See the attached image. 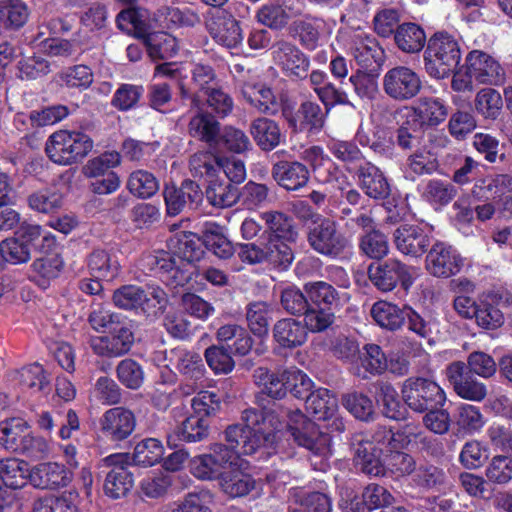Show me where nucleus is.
<instances>
[{"label": "nucleus", "instance_id": "obj_6", "mask_svg": "<svg viewBox=\"0 0 512 512\" xmlns=\"http://www.w3.org/2000/svg\"><path fill=\"white\" fill-rule=\"evenodd\" d=\"M307 241L315 252L332 259L342 257L351 248L338 224L324 217H318L309 227Z\"/></svg>", "mask_w": 512, "mask_h": 512}, {"label": "nucleus", "instance_id": "obj_49", "mask_svg": "<svg viewBox=\"0 0 512 512\" xmlns=\"http://www.w3.org/2000/svg\"><path fill=\"white\" fill-rule=\"evenodd\" d=\"M376 387V399L383 407V414L390 419H401L403 410L396 389L387 382H379Z\"/></svg>", "mask_w": 512, "mask_h": 512}, {"label": "nucleus", "instance_id": "obj_22", "mask_svg": "<svg viewBox=\"0 0 512 512\" xmlns=\"http://www.w3.org/2000/svg\"><path fill=\"white\" fill-rule=\"evenodd\" d=\"M350 50L357 64L363 69L379 64L382 60L383 51L376 39L362 30L353 34Z\"/></svg>", "mask_w": 512, "mask_h": 512}, {"label": "nucleus", "instance_id": "obj_39", "mask_svg": "<svg viewBox=\"0 0 512 512\" xmlns=\"http://www.w3.org/2000/svg\"><path fill=\"white\" fill-rule=\"evenodd\" d=\"M424 439L425 437L422 429L413 423L406 424L401 430L395 433L385 428L376 433V440L379 443L384 440L387 441V446L392 449L405 448L412 443H417Z\"/></svg>", "mask_w": 512, "mask_h": 512}, {"label": "nucleus", "instance_id": "obj_62", "mask_svg": "<svg viewBox=\"0 0 512 512\" xmlns=\"http://www.w3.org/2000/svg\"><path fill=\"white\" fill-rule=\"evenodd\" d=\"M177 50V40L170 34L159 32L148 37V51L152 58H170Z\"/></svg>", "mask_w": 512, "mask_h": 512}, {"label": "nucleus", "instance_id": "obj_12", "mask_svg": "<svg viewBox=\"0 0 512 512\" xmlns=\"http://www.w3.org/2000/svg\"><path fill=\"white\" fill-rule=\"evenodd\" d=\"M129 460L126 453L111 454L102 459V466L110 468L104 483V491L109 497L118 499L131 490L134 481L127 469Z\"/></svg>", "mask_w": 512, "mask_h": 512}, {"label": "nucleus", "instance_id": "obj_60", "mask_svg": "<svg viewBox=\"0 0 512 512\" xmlns=\"http://www.w3.org/2000/svg\"><path fill=\"white\" fill-rule=\"evenodd\" d=\"M28 18L27 8L18 0L0 3V25L4 27H21Z\"/></svg>", "mask_w": 512, "mask_h": 512}, {"label": "nucleus", "instance_id": "obj_10", "mask_svg": "<svg viewBox=\"0 0 512 512\" xmlns=\"http://www.w3.org/2000/svg\"><path fill=\"white\" fill-rule=\"evenodd\" d=\"M385 94L395 101H408L422 89L420 76L410 67L396 66L389 69L382 79Z\"/></svg>", "mask_w": 512, "mask_h": 512}, {"label": "nucleus", "instance_id": "obj_48", "mask_svg": "<svg viewBox=\"0 0 512 512\" xmlns=\"http://www.w3.org/2000/svg\"><path fill=\"white\" fill-rule=\"evenodd\" d=\"M304 290L309 300L319 307L323 305L324 308L332 309L340 303V296L337 291L332 285L324 281L307 283Z\"/></svg>", "mask_w": 512, "mask_h": 512}, {"label": "nucleus", "instance_id": "obj_24", "mask_svg": "<svg viewBox=\"0 0 512 512\" xmlns=\"http://www.w3.org/2000/svg\"><path fill=\"white\" fill-rule=\"evenodd\" d=\"M501 299V296L494 292L484 293L478 297L474 319L479 327L495 330L504 324V314L499 307Z\"/></svg>", "mask_w": 512, "mask_h": 512}, {"label": "nucleus", "instance_id": "obj_11", "mask_svg": "<svg viewBox=\"0 0 512 512\" xmlns=\"http://www.w3.org/2000/svg\"><path fill=\"white\" fill-rule=\"evenodd\" d=\"M272 58L282 73L291 80H301L307 77L310 59L295 44L281 40L272 48Z\"/></svg>", "mask_w": 512, "mask_h": 512}, {"label": "nucleus", "instance_id": "obj_1", "mask_svg": "<svg viewBox=\"0 0 512 512\" xmlns=\"http://www.w3.org/2000/svg\"><path fill=\"white\" fill-rule=\"evenodd\" d=\"M283 417L285 422L273 410L245 409L241 415L244 425L233 424L224 431L227 445L214 443L209 453L194 456L190 460V472L200 480L219 481L227 465L235 464L238 456L275 447L287 434L311 453L316 470L325 471L332 455L330 435L320 431L299 409L285 411Z\"/></svg>", "mask_w": 512, "mask_h": 512}, {"label": "nucleus", "instance_id": "obj_18", "mask_svg": "<svg viewBox=\"0 0 512 512\" xmlns=\"http://www.w3.org/2000/svg\"><path fill=\"white\" fill-rule=\"evenodd\" d=\"M393 242L401 254L419 258L427 251L431 241L422 227L402 224L394 230Z\"/></svg>", "mask_w": 512, "mask_h": 512}, {"label": "nucleus", "instance_id": "obj_44", "mask_svg": "<svg viewBox=\"0 0 512 512\" xmlns=\"http://www.w3.org/2000/svg\"><path fill=\"white\" fill-rule=\"evenodd\" d=\"M189 134L209 145L218 143L219 123L213 116L198 113L189 122Z\"/></svg>", "mask_w": 512, "mask_h": 512}, {"label": "nucleus", "instance_id": "obj_20", "mask_svg": "<svg viewBox=\"0 0 512 512\" xmlns=\"http://www.w3.org/2000/svg\"><path fill=\"white\" fill-rule=\"evenodd\" d=\"M32 249V230L22 227L13 237L0 242V270L6 263L21 264L30 259Z\"/></svg>", "mask_w": 512, "mask_h": 512}, {"label": "nucleus", "instance_id": "obj_55", "mask_svg": "<svg viewBox=\"0 0 512 512\" xmlns=\"http://www.w3.org/2000/svg\"><path fill=\"white\" fill-rule=\"evenodd\" d=\"M321 22L318 20H297L290 27V34L298 37L300 43L309 50L318 46Z\"/></svg>", "mask_w": 512, "mask_h": 512}, {"label": "nucleus", "instance_id": "obj_40", "mask_svg": "<svg viewBox=\"0 0 512 512\" xmlns=\"http://www.w3.org/2000/svg\"><path fill=\"white\" fill-rule=\"evenodd\" d=\"M6 489H19L29 481L32 470L28 462L12 458L0 461Z\"/></svg>", "mask_w": 512, "mask_h": 512}, {"label": "nucleus", "instance_id": "obj_16", "mask_svg": "<svg viewBox=\"0 0 512 512\" xmlns=\"http://www.w3.org/2000/svg\"><path fill=\"white\" fill-rule=\"evenodd\" d=\"M202 199L200 187L191 180H185L180 187L172 185L164 189V200L170 216H176L185 209H196Z\"/></svg>", "mask_w": 512, "mask_h": 512}, {"label": "nucleus", "instance_id": "obj_47", "mask_svg": "<svg viewBox=\"0 0 512 512\" xmlns=\"http://www.w3.org/2000/svg\"><path fill=\"white\" fill-rule=\"evenodd\" d=\"M164 451V446L160 440L145 438L135 445L132 459L137 465L149 467L162 460Z\"/></svg>", "mask_w": 512, "mask_h": 512}, {"label": "nucleus", "instance_id": "obj_37", "mask_svg": "<svg viewBox=\"0 0 512 512\" xmlns=\"http://www.w3.org/2000/svg\"><path fill=\"white\" fill-rule=\"evenodd\" d=\"M486 419L480 408L471 404H460L457 407L455 425L462 436L475 435L483 429Z\"/></svg>", "mask_w": 512, "mask_h": 512}, {"label": "nucleus", "instance_id": "obj_19", "mask_svg": "<svg viewBox=\"0 0 512 512\" xmlns=\"http://www.w3.org/2000/svg\"><path fill=\"white\" fill-rule=\"evenodd\" d=\"M135 426L134 413L121 406L108 409L100 419L102 433L112 441L127 439L135 430Z\"/></svg>", "mask_w": 512, "mask_h": 512}, {"label": "nucleus", "instance_id": "obj_30", "mask_svg": "<svg viewBox=\"0 0 512 512\" xmlns=\"http://www.w3.org/2000/svg\"><path fill=\"white\" fill-rule=\"evenodd\" d=\"M260 218L267 228L262 236H276L288 242H296L298 239L299 233L295 228L293 219L285 213L269 210L262 212Z\"/></svg>", "mask_w": 512, "mask_h": 512}, {"label": "nucleus", "instance_id": "obj_45", "mask_svg": "<svg viewBox=\"0 0 512 512\" xmlns=\"http://www.w3.org/2000/svg\"><path fill=\"white\" fill-rule=\"evenodd\" d=\"M206 198L214 207L224 208L236 203L239 193L234 185L212 178L206 189Z\"/></svg>", "mask_w": 512, "mask_h": 512}, {"label": "nucleus", "instance_id": "obj_42", "mask_svg": "<svg viewBox=\"0 0 512 512\" xmlns=\"http://www.w3.org/2000/svg\"><path fill=\"white\" fill-rule=\"evenodd\" d=\"M208 434V425L204 418L192 415L187 417L177 430V438L174 435L167 436V444L170 447L176 446V440L186 442H197L204 439Z\"/></svg>", "mask_w": 512, "mask_h": 512}, {"label": "nucleus", "instance_id": "obj_41", "mask_svg": "<svg viewBox=\"0 0 512 512\" xmlns=\"http://www.w3.org/2000/svg\"><path fill=\"white\" fill-rule=\"evenodd\" d=\"M512 187V177L506 174L487 176L478 179L472 189V193L479 199L500 197Z\"/></svg>", "mask_w": 512, "mask_h": 512}, {"label": "nucleus", "instance_id": "obj_26", "mask_svg": "<svg viewBox=\"0 0 512 512\" xmlns=\"http://www.w3.org/2000/svg\"><path fill=\"white\" fill-rule=\"evenodd\" d=\"M272 176L274 180L286 190H298L309 181L307 167L297 161H280L273 166Z\"/></svg>", "mask_w": 512, "mask_h": 512}, {"label": "nucleus", "instance_id": "obj_54", "mask_svg": "<svg viewBox=\"0 0 512 512\" xmlns=\"http://www.w3.org/2000/svg\"><path fill=\"white\" fill-rule=\"evenodd\" d=\"M203 240L206 248L221 259H228L234 253L232 243L221 232L220 227L215 224L206 228Z\"/></svg>", "mask_w": 512, "mask_h": 512}, {"label": "nucleus", "instance_id": "obj_14", "mask_svg": "<svg viewBox=\"0 0 512 512\" xmlns=\"http://www.w3.org/2000/svg\"><path fill=\"white\" fill-rule=\"evenodd\" d=\"M207 29L219 44L235 48L242 43L243 35L239 22L226 10H216L206 20Z\"/></svg>", "mask_w": 512, "mask_h": 512}, {"label": "nucleus", "instance_id": "obj_28", "mask_svg": "<svg viewBox=\"0 0 512 512\" xmlns=\"http://www.w3.org/2000/svg\"><path fill=\"white\" fill-rule=\"evenodd\" d=\"M305 326L293 318L278 320L273 327V337L279 346L293 349L302 346L307 340Z\"/></svg>", "mask_w": 512, "mask_h": 512}, {"label": "nucleus", "instance_id": "obj_61", "mask_svg": "<svg viewBox=\"0 0 512 512\" xmlns=\"http://www.w3.org/2000/svg\"><path fill=\"white\" fill-rule=\"evenodd\" d=\"M59 81L70 88L87 89L93 83V72L86 65H74L58 75Z\"/></svg>", "mask_w": 512, "mask_h": 512}, {"label": "nucleus", "instance_id": "obj_64", "mask_svg": "<svg viewBox=\"0 0 512 512\" xmlns=\"http://www.w3.org/2000/svg\"><path fill=\"white\" fill-rule=\"evenodd\" d=\"M485 475L495 484H506L512 479V458L507 455H496L488 463Z\"/></svg>", "mask_w": 512, "mask_h": 512}, {"label": "nucleus", "instance_id": "obj_2", "mask_svg": "<svg viewBox=\"0 0 512 512\" xmlns=\"http://www.w3.org/2000/svg\"><path fill=\"white\" fill-rule=\"evenodd\" d=\"M254 380L264 394L274 399H282L288 392L303 398L313 387L312 380L295 366L274 370L259 367L254 371Z\"/></svg>", "mask_w": 512, "mask_h": 512}, {"label": "nucleus", "instance_id": "obj_4", "mask_svg": "<svg viewBox=\"0 0 512 512\" xmlns=\"http://www.w3.org/2000/svg\"><path fill=\"white\" fill-rule=\"evenodd\" d=\"M93 148V141L82 132L59 130L49 136L45 151L50 160L70 165L83 159Z\"/></svg>", "mask_w": 512, "mask_h": 512}, {"label": "nucleus", "instance_id": "obj_32", "mask_svg": "<svg viewBox=\"0 0 512 512\" xmlns=\"http://www.w3.org/2000/svg\"><path fill=\"white\" fill-rule=\"evenodd\" d=\"M87 266L91 276L106 281L114 280L121 269L117 256L102 249H96L89 255Z\"/></svg>", "mask_w": 512, "mask_h": 512}, {"label": "nucleus", "instance_id": "obj_46", "mask_svg": "<svg viewBox=\"0 0 512 512\" xmlns=\"http://www.w3.org/2000/svg\"><path fill=\"white\" fill-rule=\"evenodd\" d=\"M272 309L263 301L250 303L246 308V320L251 332L259 337L265 336L269 330Z\"/></svg>", "mask_w": 512, "mask_h": 512}, {"label": "nucleus", "instance_id": "obj_36", "mask_svg": "<svg viewBox=\"0 0 512 512\" xmlns=\"http://www.w3.org/2000/svg\"><path fill=\"white\" fill-rule=\"evenodd\" d=\"M241 94L259 112L269 113L277 110L276 97L271 88L265 84L244 82L241 85Z\"/></svg>", "mask_w": 512, "mask_h": 512}, {"label": "nucleus", "instance_id": "obj_13", "mask_svg": "<svg viewBox=\"0 0 512 512\" xmlns=\"http://www.w3.org/2000/svg\"><path fill=\"white\" fill-rule=\"evenodd\" d=\"M464 262V258L454 247L439 241L434 243L428 252L425 267L435 277L448 278L458 274Z\"/></svg>", "mask_w": 512, "mask_h": 512}, {"label": "nucleus", "instance_id": "obj_29", "mask_svg": "<svg viewBox=\"0 0 512 512\" xmlns=\"http://www.w3.org/2000/svg\"><path fill=\"white\" fill-rule=\"evenodd\" d=\"M360 186L367 196L373 199H385L390 194V185L381 170L371 163L359 166Z\"/></svg>", "mask_w": 512, "mask_h": 512}, {"label": "nucleus", "instance_id": "obj_51", "mask_svg": "<svg viewBox=\"0 0 512 512\" xmlns=\"http://www.w3.org/2000/svg\"><path fill=\"white\" fill-rule=\"evenodd\" d=\"M189 166L194 177L212 179L221 171V160L213 153L203 151L191 156Z\"/></svg>", "mask_w": 512, "mask_h": 512}, {"label": "nucleus", "instance_id": "obj_63", "mask_svg": "<svg viewBox=\"0 0 512 512\" xmlns=\"http://www.w3.org/2000/svg\"><path fill=\"white\" fill-rule=\"evenodd\" d=\"M205 360L215 374H228L235 362L230 353L222 346L212 345L205 350Z\"/></svg>", "mask_w": 512, "mask_h": 512}, {"label": "nucleus", "instance_id": "obj_15", "mask_svg": "<svg viewBox=\"0 0 512 512\" xmlns=\"http://www.w3.org/2000/svg\"><path fill=\"white\" fill-rule=\"evenodd\" d=\"M406 123L414 130L424 126H436L443 122L447 116V110L442 101L437 98H420L412 107L405 108Z\"/></svg>", "mask_w": 512, "mask_h": 512}, {"label": "nucleus", "instance_id": "obj_9", "mask_svg": "<svg viewBox=\"0 0 512 512\" xmlns=\"http://www.w3.org/2000/svg\"><path fill=\"white\" fill-rule=\"evenodd\" d=\"M418 271L417 267L407 265L398 259H389L370 265L368 275L378 290L389 292L396 287L398 282L404 290H408L418 277Z\"/></svg>", "mask_w": 512, "mask_h": 512}, {"label": "nucleus", "instance_id": "obj_50", "mask_svg": "<svg viewBox=\"0 0 512 512\" xmlns=\"http://www.w3.org/2000/svg\"><path fill=\"white\" fill-rule=\"evenodd\" d=\"M127 188L131 194L138 198H150L159 190V183L155 176L145 170H137L130 174Z\"/></svg>", "mask_w": 512, "mask_h": 512}, {"label": "nucleus", "instance_id": "obj_3", "mask_svg": "<svg viewBox=\"0 0 512 512\" xmlns=\"http://www.w3.org/2000/svg\"><path fill=\"white\" fill-rule=\"evenodd\" d=\"M287 242L276 236H261L256 242L239 243L237 256L248 265L268 264L286 270L294 260V252Z\"/></svg>", "mask_w": 512, "mask_h": 512}, {"label": "nucleus", "instance_id": "obj_35", "mask_svg": "<svg viewBox=\"0 0 512 512\" xmlns=\"http://www.w3.org/2000/svg\"><path fill=\"white\" fill-rule=\"evenodd\" d=\"M216 338L219 342L228 343L230 352L238 356L247 355L253 345V340L246 329L237 324L221 326L216 332Z\"/></svg>", "mask_w": 512, "mask_h": 512}, {"label": "nucleus", "instance_id": "obj_38", "mask_svg": "<svg viewBox=\"0 0 512 512\" xmlns=\"http://www.w3.org/2000/svg\"><path fill=\"white\" fill-rule=\"evenodd\" d=\"M306 399V409L319 420H326L337 410L336 397L326 388L309 391L302 399Z\"/></svg>", "mask_w": 512, "mask_h": 512}, {"label": "nucleus", "instance_id": "obj_21", "mask_svg": "<svg viewBox=\"0 0 512 512\" xmlns=\"http://www.w3.org/2000/svg\"><path fill=\"white\" fill-rule=\"evenodd\" d=\"M111 335L96 336L90 339V347L99 356L119 357L127 353L133 343L132 332L124 326L111 329Z\"/></svg>", "mask_w": 512, "mask_h": 512}, {"label": "nucleus", "instance_id": "obj_56", "mask_svg": "<svg viewBox=\"0 0 512 512\" xmlns=\"http://www.w3.org/2000/svg\"><path fill=\"white\" fill-rule=\"evenodd\" d=\"M384 474L388 471L395 477L409 475L415 470V461L407 453L390 447L389 453L383 457Z\"/></svg>", "mask_w": 512, "mask_h": 512}, {"label": "nucleus", "instance_id": "obj_59", "mask_svg": "<svg viewBox=\"0 0 512 512\" xmlns=\"http://www.w3.org/2000/svg\"><path fill=\"white\" fill-rule=\"evenodd\" d=\"M362 252L372 259H381L389 252L387 237L378 230L366 232L360 241Z\"/></svg>", "mask_w": 512, "mask_h": 512}, {"label": "nucleus", "instance_id": "obj_34", "mask_svg": "<svg viewBox=\"0 0 512 512\" xmlns=\"http://www.w3.org/2000/svg\"><path fill=\"white\" fill-rule=\"evenodd\" d=\"M406 308L388 301H377L373 304L370 314L373 320L382 328L390 331L400 329L406 319Z\"/></svg>", "mask_w": 512, "mask_h": 512}, {"label": "nucleus", "instance_id": "obj_58", "mask_svg": "<svg viewBox=\"0 0 512 512\" xmlns=\"http://www.w3.org/2000/svg\"><path fill=\"white\" fill-rule=\"evenodd\" d=\"M217 144L237 154H242L252 149V143L245 132L233 126H227L223 129Z\"/></svg>", "mask_w": 512, "mask_h": 512}, {"label": "nucleus", "instance_id": "obj_33", "mask_svg": "<svg viewBox=\"0 0 512 512\" xmlns=\"http://www.w3.org/2000/svg\"><path fill=\"white\" fill-rule=\"evenodd\" d=\"M169 361L180 373L194 381L202 379L206 371L198 353L180 347L170 351Z\"/></svg>", "mask_w": 512, "mask_h": 512}, {"label": "nucleus", "instance_id": "obj_8", "mask_svg": "<svg viewBox=\"0 0 512 512\" xmlns=\"http://www.w3.org/2000/svg\"><path fill=\"white\" fill-rule=\"evenodd\" d=\"M401 396L404 403L417 413L443 407L446 402L444 390L435 381L423 377L406 379L401 388Z\"/></svg>", "mask_w": 512, "mask_h": 512}, {"label": "nucleus", "instance_id": "obj_57", "mask_svg": "<svg viewBox=\"0 0 512 512\" xmlns=\"http://www.w3.org/2000/svg\"><path fill=\"white\" fill-rule=\"evenodd\" d=\"M116 375L120 383L128 389L136 390L144 382V371L141 365L130 358L123 359L118 363Z\"/></svg>", "mask_w": 512, "mask_h": 512}, {"label": "nucleus", "instance_id": "obj_43", "mask_svg": "<svg viewBox=\"0 0 512 512\" xmlns=\"http://www.w3.org/2000/svg\"><path fill=\"white\" fill-rule=\"evenodd\" d=\"M426 36L423 29L414 23H404L395 32L397 46L404 52L415 53L425 44Z\"/></svg>", "mask_w": 512, "mask_h": 512}, {"label": "nucleus", "instance_id": "obj_25", "mask_svg": "<svg viewBox=\"0 0 512 512\" xmlns=\"http://www.w3.org/2000/svg\"><path fill=\"white\" fill-rule=\"evenodd\" d=\"M239 458L235 464L227 465L219 479V485L223 493L231 498L246 496L255 487V481L251 475L238 468Z\"/></svg>", "mask_w": 512, "mask_h": 512}, {"label": "nucleus", "instance_id": "obj_17", "mask_svg": "<svg viewBox=\"0 0 512 512\" xmlns=\"http://www.w3.org/2000/svg\"><path fill=\"white\" fill-rule=\"evenodd\" d=\"M466 62L472 77L480 84L500 85L505 80V72L499 62L483 51H471Z\"/></svg>", "mask_w": 512, "mask_h": 512}, {"label": "nucleus", "instance_id": "obj_52", "mask_svg": "<svg viewBox=\"0 0 512 512\" xmlns=\"http://www.w3.org/2000/svg\"><path fill=\"white\" fill-rule=\"evenodd\" d=\"M456 194L453 185L448 182L432 179L422 187V197L434 206L447 205Z\"/></svg>", "mask_w": 512, "mask_h": 512}, {"label": "nucleus", "instance_id": "obj_31", "mask_svg": "<svg viewBox=\"0 0 512 512\" xmlns=\"http://www.w3.org/2000/svg\"><path fill=\"white\" fill-rule=\"evenodd\" d=\"M250 134L263 151H271L282 141L283 135L279 125L272 119L259 117L250 124Z\"/></svg>", "mask_w": 512, "mask_h": 512}, {"label": "nucleus", "instance_id": "obj_5", "mask_svg": "<svg viewBox=\"0 0 512 512\" xmlns=\"http://www.w3.org/2000/svg\"><path fill=\"white\" fill-rule=\"evenodd\" d=\"M461 59L458 42L447 33H437L425 50V69L433 78L443 79L456 68Z\"/></svg>", "mask_w": 512, "mask_h": 512}, {"label": "nucleus", "instance_id": "obj_7", "mask_svg": "<svg viewBox=\"0 0 512 512\" xmlns=\"http://www.w3.org/2000/svg\"><path fill=\"white\" fill-rule=\"evenodd\" d=\"M116 307L124 310H141L148 315H156L167 302L166 293L158 286L140 287L123 285L112 296Z\"/></svg>", "mask_w": 512, "mask_h": 512}, {"label": "nucleus", "instance_id": "obj_53", "mask_svg": "<svg viewBox=\"0 0 512 512\" xmlns=\"http://www.w3.org/2000/svg\"><path fill=\"white\" fill-rule=\"evenodd\" d=\"M121 156L116 151L104 152L101 155L87 161L82 167V173L85 177L95 179L106 176L107 172L120 165Z\"/></svg>", "mask_w": 512, "mask_h": 512}, {"label": "nucleus", "instance_id": "obj_27", "mask_svg": "<svg viewBox=\"0 0 512 512\" xmlns=\"http://www.w3.org/2000/svg\"><path fill=\"white\" fill-rule=\"evenodd\" d=\"M72 480V473L57 462H44L34 467V487L53 489L64 487Z\"/></svg>", "mask_w": 512, "mask_h": 512}, {"label": "nucleus", "instance_id": "obj_23", "mask_svg": "<svg viewBox=\"0 0 512 512\" xmlns=\"http://www.w3.org/2000/svg\"><path fill=\"white\" fill-rule=\"evenodd\" d=\"M375 442L379 444L376 435L374 441L360 440L355 445V463L364 473L379 476L384 475V463L381 457L382 449L377 447ZM380 444L385 445L387 441L384 440Z\"/></svg>", "mask_w": 512, "mask_h": 512}]
</instances>
